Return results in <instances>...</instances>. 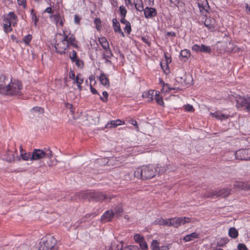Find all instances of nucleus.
Returning a JSON list of instances; mask_svg holds the SVG:
<instances>
[{
	"mask_svg": "<svg viewBox=\"0 0 250 250\" xmlns=\"http://www.w3.org/2000/svg\"><path fill=\"white\" fill-rule=\"evenodd\" d=\"M154 223L155 224H158L160 225H163V226H170V219H164L161 218H159L157 219L155 221Z\"/></svg>",
	"mask_w": 250,
	"mask_h": 250,
	"instance_id": "obj_24",
	"label": "nucleus"
},
{
	"mask_svg": "<svg viewBox=\"0 0 250 250\" xmlns=\"http://www.w3.org/2000/svg\"><path fill=\"white\" fill-rule=\"evenodd\" d=\"M90 90H91V92L93 94H98V95H100L99 93L97 92V91L94 88H93L91 84H90Z\"/></svg>",
	"mask_w": 250,
	"mask_h": 250,
	"instance_id": "obj_61",
	"label": "nucleus"
},
{
	"mask_svg": "<svg viewBox=\"0 0 250 250\" xmlns=\"http://www.w3.org/2000/svg\"><path fill=\"white\" fill-rule=\"evenodd\" d=\"M120 14L122 17H125L126 14V10L123 5L120 6L119 8Z\"/></svg>",
	"mask_w": 250,
	"mask_h": 250,
	"instance_id": "obj_47",
	"label": "nucleus"
},
{
	"mask_svg": "<svg viewBox=\"0 0 250 250\" xmlns=\"http://www.w3.org/2000/svg\"><path fill=\"white\" fill-rule=\"evenodd\" d=\"M139 244L142 250H146L147 249L148 246L146 242L145 241V239L141 241Z\"/></svg>",
	"mask_w": 250,
	"mask_h": 250,
	"instance_id": "obj_41",
	"label": "nucleus"
},
{
	"mask_svg": "<svg viewBox=\"0 0 250 250\" xmlns=\"http://www.w3.org/2000/svg\"><path fill=\"white\" fill-rule=\"evenodd\" d=\"M200 12L205 17H207V13H208V8L209 7H205L203 6H198Z\"/></svg>",
	"mask_w": 250,
	"mask_h": 250,
	"instance_id": "obj_40",
	"label": "nucleus"
},
{
	"mask_svg": "<svg viewBox=\"0 0 250 250\" xmlns=\"http://www.w3.org/2000/svg\"><path fill=\"white\" fill-rule=\"evenodd\" d=\"M10 79L0 73V93L3 94Z\"/></svg>",
	"mask_w": 250,
	"mask_h": 250,
	"instance_id": "obj_13",
	"label": "nucleus"
},
{
	"mask_svg": "<svg viewBox=\"0 0 250 250\" xmlns=\"http://www.w3.org/2000/svg\"><path fill=\"white\" fill-rule=\"evenodd\" d=\"M236 106L239 108L250 112V97H238L236 99Z\"/></svg>",
	"mask_w": 250,
	"mask_h": 250,
	"instance_id": "obj_8",
	"label": "nucleus"
},
{
	"mask_svg": "<svg viewBox=\"0 0 250 250\" xmlns=\"http://www.w3.org/2000/svg\"><path fill=\"white\" fill-rule=\"evenodd\" d=\"M21 156L23 160H24V161H28L29 160H31V155L29 153H21Z\"/></svg>",
	"mask_w": 250,
	"mask_h": 250,
	"instance_id": "obj_39",
	"label": "nucleus"
},
{
	"mask_svg": "<svg viewBox=\"0 0 250 250\" xmlns=\"http://www.w3.org/2000/svg\"><path fill=\"white\" fill-rule=\"evenodd\" d=\"M142 40L146 43L148 46H150V45H151V43L150 42H149V40L148 38H146L144 37H142Z\"/></svg>",
	"mask_w": 250,
	"mask_h": 250,
	"instance_id": "obj_53",
	"label": "nucleus"
},
{
	"mask_svg": "<svg viewBox=\"0 0 250 250\" xmlns=\"http://www.w3.org/2000/svg\"><path fill=\"white\" fill-rule=\"evenodd\" d=\"M235 158L240 161H250V148L240 149L235 153Z\"/></svg>",
	"mask_w": 250,
	"mask_h": 250,
	"instance_id": "obj_10",
	"label": "nucleus"
},
{
	"mask_svg": "<svg viewBox=\"0 0 250 250\" xmlns=\"http://www.w3.org/2000/svg\"><path fill=\"white\" fill-rule=\"evenodd\" d=\"M229 235L231 238H236L238 236V232L235 228L232 227L229 229Z\"/></svg>",
	"mask_w": 250,
	"mask_h": 250,
	"instance_id": "obj_30",
	"label": "nucleus"
},
{
	"mask_svg": "<svg viewBox=\"0 0 250 250\" xmlns=\"http://www.w3.org/2000/svg\"><path fill=\"white\" fill-rule=\"evenodd\" d=\"M99 41L104 49H107L109 47L108 42L105 37H101L99 39Z\"/></svg>",
	"mask_w": 250,
	"mask_h": 250,
	"instance_id": "obj_25",
	"label": "nucleus"
},
{
	"mask_svg": "<svg viewBox=\"0 0 250 250\" xmlns=\"http://www.w3.org/2000/svg\"><path fill=\"white\" fill-rule=\"evenodd\" d=\"M22 84L21 82L10 80L3 94L10 96H20L21 95Z\"/></svg>",
	"mask_w": 250,
	"mask_h": 250,
	"instance_id": "obj_3",
	"label": "nucleus"
},
{
	"mask_svg": "<svg viewBox=\"0 0 250 250\" xmlns=\"http://www.w3.org/2000/svg\"><path fill=\"white\" fill-rule=\"evenodd\" d=\"M190 56V52L188 49L182 50L180 52V56L182 58L188 59Z\"/></svg>",
	"mask_w": 250,
	"mask_h": 250,
	"instance_id": "obj_31",
	"label": "nucleus"
},
{
	"mask_svg": "<svg viewBox=\"0 0 250 250\" xmlns=\"http://www.w3.org/2000/svg\"><path fill=\"white\" fill-rule=\"evenodd\" d=\"M99 80L101 83L104 86L108 88L110 86V83L108 78L105 74L102 73L100 74Z\"/></svg>",
	"mask_w": 250,
	"mask_h": 250,
	"instance_id": "obj_21",
	"label": "nucleus"
},
{
	"mask_svg": "<svg viewBox=\"0 0 250 250\" xmlns=\"http://www.w3.org/2000/svg\"><path fill=\"white\" fill-rule=\"evenodd\" d=\"M204 24L211 31H215L217 28L215 20L210 17L207 18L205 19Z\"/></svg>",
	"mask_w": 250,
	"mask_h": 250,
	"instance_id": "obj_12",
	"label": "nucleus"
},
{
	"mask_svg": "<svg viewBox=\"0 0 250 250\" xmlns=\"http://www.w3.org/2000/svg\"><path fill=\"white\" fill-rule=\"evenodd\" d=\"M114 215L112 210L106 211L102 216L101 220L104 222L110 221Z\"/></svg>",
	"mask_w": 250,
	"mask_h": 250,
	"instance_id": "obj_18",
	"label": "nucleus"
},
{
	"mask_svg": "<svg viewBox=\"0 0 250 250\" xmlns=\"http://www.w3.org/2000/svg\"><path fill=\"white\" fill-rule=\"evenodd\" d=\"M170 219V226H173L177 228L181 225H184L186 223L193 222L191 218L186 217H175Z\"/></svg>",
	"mask_w": 250,
	"mask_h": 250,
	"instance_id": "obj_9",
	"label": "nucleus"
},
{
	"mask_svg": "<svg viewBox=\"0 0 250 250\" xmlns=\"http://www.w3.org/2000/svg\"><path fill=\"white\" fill-rule=\"evenodd\" d=\"M125 124L124 121H123L120 119L116 120L111 121L107 123L106 127L108 128L115 127L118 125H124Z\"/></svg>",
	"mask_w": 250,
	"mask_h": 250,
	"instance_id": "obj_20",
	"label": "nucleus"
},
{
	"mask_svg": "<svg viewBox=\"0 0 250 250\" xmlns=\"http://www.w3.org/2000/svg\"><path fill=\"white\" fill-rule=\"evenodd\" d=\"M112 56V53L109 47L104 49L103 57L111 58Z\"/></svg>",
	"mask_w": 250,
	"mask_h": 250,
	"instance_id": "obj_36",
	"label": "nucleus"
},
{
	"mask_svg": "<svg viewBox=\"0 0 250 250\" xmlns=\"http://www.w3.org/2000/svg\"><path fill=\"white\" fill-rule=\"evenodd\" d=\"M81 18L80 17L77 15H75L74 16V22L76 24H79Z\"/></svg>",
	"mask_w": 250,
	"mask_h": 250,
	"instance_id": "obj_54",
	"label": "nucleus"
},
{
	"mask_svg": "<svg viewBox=\"0 0 250 250\" xmlns=\"http://www.w3.org/2000/svg\"><path fill=\"white\" fill-rule=\"evenodd\" d=\"M197 4L198 6L209 7L207 0H198Z\"/></svg>",
	"mask_w": 250,
	"mask_h": 250,
	"instance_id": "obj_38",
	"label": "nucleus"
},
{
	"mask_svg": "<svg viewBox=\"0 0 250 250\" xmlns=\"http://www.w3.org/2000/svg\"><path fill=\"white\" fill-rule=\"evenodd\" d=\"M83 79L82 77L81 74L79 73L77 75L76 78L75 77V78L74 79L73 83H79L80 84V83H83Z\"/></svg>",
	"mask_w": 250,
	"mask_h": 250,
	"instance_id": "obj_34",
	"label": "nucleus"
},
{
	"mask_svg": "<svg viewBox=\"0 0 250 250\" xmlns=\"http://www.w3.org/2000/svg\"><path fill=\"white\" fill-rule=\"evenodd\" d=\"M124 30L128 34H129L131 31V25L130 22L125 24V26L124 28Z\"/></svg>",
	"mask_w": 250,
	"mask_h": 250,
	"instance_id": "obj_49",
	"label": "nucleus"
},
{
	"mask_svg": "<svg viewBox=\"0 0 250 250\" xmlns=\"http://www.w3.org/2000/svg\"><path fill=\"white\" fill-rule=\"evenodd\" d=\"M50 18L56 22L57 25L62 26L64 19L60 14L51 15L50 16Z\"/></svg>",
	"mask_w": 250,
	"mask_h": 250,
	"instance_id": "obj_17",
	"label": "nucleus"
},
{
	"mask_svg": "<svg viewBox=\"0 0 250 250\" xmlns=\"http://www.w3.org/2000/svg\"><path fill=\"white\" fill-rule=\"evenodd\" d=\"M69 78L74 80L75 77V73L73 71H70L69 74Z\"/></svg>",
	"mask_w": 250,
	"mask_h": 250,
	"instance_id": "obj_60",
	"label": "nucleus"
},
{
	"mask_svg": "<svg viewBox=\"0 0 250 250\" xmlns=\"http://www.w3.org/2000/svg\"><path fill=\"white\" fill-rule=\"evenodd\" d=\"M135 8L139 11H142L144 8L142 0H134V1Z\"/></svg>",
	"mask_w": 250,
	"mask_h": 250,
	"instance_id": "obj_29",
	"label": "nucleus"
},
{
	"mask_svg": "<svg viewBox=\"0 0 250 250\" xmlns=\"http://www.w3.org/2000/svg\"><path fill=\"white\" fill-rule=\"evenodd\" d=\"M246 10L247 11V12L250 15V5H249L248 4H246Z\"/></svg>",
	"mask_w": 250,
	"mask_h": 250,
	"instance_id": "obj_64",
	"label": "nucleus"
},
{
	"mask_svg": "<svg viewBox=\"0 0 250 250\" xmlns=\"http://www.w3.org/2000/svg\"><path fill=\"white\" fill-rule=\"evenodd\" d=\"M156 93H155L154 96V99L155 100L158 104L164 106V102L163 101V98L159 95V92L157 91H156Z\"/></svg>",
	"mask_w": 250,
	"mask_h": 250,
	"instance_id": "obj_28",
	"label": "nucleus"
},
{
	"mask_svg": "<svg viewBox=\"0 0 250 250\" xmlns=\"http://www.w3.org/2000/svg\"><path fill=\"white\" fill-rule=\"evenodd\" d=\"M166 36H168V37H170L173 38L176 36V34L174 32H168L167 33Z\"/></svg>",
	"mask_w": 250,
	"mask_h": 250,
	"instance_id": "obj_56",
	"label": "nucleus"
},
{
	"mask_svg": "<svg viewBox=\"0 0 250 250\" xmlns=\"http://www.w3.org/2000/svg\"><path fill=\"white\" fill-rule=\"evenodd\" d=\"M159 244V243L157 240H153L151 245L152 250H161Z\"/></svg>",
	"mask_w": 250,
	"mask_h": 250,
	"instance_id": "obj_33",
	"label": "nucleus"
},
{
	"mask_svg": "<svg viewBox=\"0 0 250 250\" xmlns=\"http://www.w3.org/2000/svg\"><path fill=\"white\" fill-rule=\"evenodd\" d=\"M134 239L136 243H139L141 241L144 239V238L140 234H136L134 236Z\"/></svg>",
	"mask_w": 250,
	"mask_h": 250,
	"instance_id": "obj_43",
	"label": "nucleus"
},
{
	"mask_svg": "<svg viewBox=\"0 0 250 250\" xmlns=\"http://www.w3.org/2000/svg\"><path fill=\"white\" fill-rule=\"evenodd\" d=\"M185 110L187 112H192L194 111V109L192 105L187 104L184 106Z\"/></svg>",
	"mask_w": 250,
	"mask_h": 250,
	"instance_id": "obj_44",
	"label": "nucleus"
},
{
	"mask_svg": "<svg viewBox=\"0 0 250 250\" xmlns=\"http://www.w3.org/2000/svg\"><path fill=\"white\" fill-rule=\"evenodd\" d=\"M120 21L122 23L124 24L125 25L129 23L128 21L125 20V17H122Z\"/></svg>",
	"mask_w": 250,
	"mask_h": 250,
	"instance_id": "obj_57",
	"label": "nucleus"
},
{
	"mask_svg": "<svg viewBox=\"0 0 250 250\" xmlns=\"http://www.w3.org/2000/svg\"><path fill=\"white\" fill-rule=\"evenodd\" d=\"M168 169V166L165 164H158L154 167V169L156 171V173H157L159 174H163L166 172Z\"/></svg>",
	"mask_w": 250,
	"mask_h": 250,
	"instance_id": "obj_15",
	"label": "nucleus"
},
{
	"mask_svg": "<svg viewBox=\"0 0 250 250\" xmlns=\"http://www.w3.org/2000/svg\"><path fill=\"white\" fill-rule=\"evenodd\" d=\"M200 48H201V45H198L196 44L193 45L191 47L192 50L193 51H195L196 52H200Z\"/></svg>",
	"mask_w": 250,
	"mask_h": 250,
	"instance_id": "obj_50",
	"label": "nucleus"
},
{
	"mask_svg": "<svg viewBox=\"0 0 250 250\" xmlns=\"http://www.w3.org/2000/svg\"><path fill=\"white\" fill-rule=\"evenodd\" d=\"M163 84H164V86H163V89H166V91H167V89H168L169 91H170L172 89H174L173 88L170 87L168 84H167H167L163 83Z\"/></svg>",
	"mask_w": 250,
	"mask_h": 250,
	"instance_id": "obj_55",
	"label": "nucleus"
},
{
	"mask_svg": "<svg viewBox=\"0 0 250 250\" xmlns=\"http://www.w3.org/2000/svg\"><path fill=\"white\" fill-rule=\"evenodd\" d=\"M234 187L237 189L249 190L250 187L243 182H236L234 184Z\"/></svg>",
	"mask_w": 250,
	"mask_h": 250,
	"instance_id": "obj_23",
	"label": "nucleus"
},
{
	"mask_svg": "<svg viewBox=\"0 0 250 250\" xmlns=\"http://www.w3.org/2000/svg\"><path fill=\"white\" fill-rule=\"evenodd\" d=\"M102 94H103V97L100 96V100L104 102H107V99H108V93L106 91H104Z\"/></svg>",
	"mask_w": 250,
	"mask_h": 250,
	"instance_id": "obj_45",
	"label": "nucleus"
},
{
	"mask_svg": "<svg viewBox=\"0 0 250 250\" xmlns=\"http://www.w3.org/2000/svg\"><path fill=\"white\" fill-rule=\"evenodd\" d=\"M200 52L209 54L211 52V49L208 46H207L204 44H201Z\"/></svg>",
	"mask_w": 250,
	"mask_h": 250,
	"instance_id": "obj_32",
	"label": "nucleus"
},
{
	"mask_svg": "<svg viewBox=\"0 0 250 250\" xmlns=\"http://www.w3.org/2000/svg\"><path fill=\"white\" fill-rule=\"evenodd\" d=\"M155 93H156L155 90H148L145 91L143 93L142 96L144 98L147 99L148 102H150L154 99Z\"/></svg>",
	"mask_w": 250,
	"mask_h": 250,
	"instance_id": "obj_19",
	"label": "nucleus"
},
{
	"mask_svg": "<svg viewBox=\"0 0 250 250\" xmlns=\"http://www.w3.org/2000/svg\"><path fill=\"white\" fill-rule=\"evenodd\" d=\"M135 177L143 180L153 178L156 174L154 166L151 165L143 166L138 167L134 171Z\"/></svg>",
	"mask_w": 250,
	"mask_h": 250,
	"instance_id": "obj_2",
	"label": "nucleus"
},
{
	"mask_svg": "<svg viewBox=\"0 0 250 250\" xmlns=\"http://www.w3.org/2000/svg\"><path fill=\"white\" fill-rule=\"evenodd\" d=\"M130 123L133 125L134 126H135L136 128L138 129L139 128L138 126V124H137V122L136 121L133 120V119H131L130 121Z\"/></svg>",
	"mask_w": 250,
	"mask_h": 250,
	"instance_id": "obj_58",
	"label": "nucleus"
},
{
	"mask_svg": "<svg viewBox=\"0 0 250 250\" xmlns=\"http://www.w3.org/2000/svg\"><path fill=\"white\" fill-rule=\"evenodd\" d=\"M72 62H74L78 67L80 68H82L83 67V62L82 60H80L79 58L73 60V61Z\"/></svg>",
	"mask_w": 250,
	"mask_h": 250,
	"instance_id": "obj_37",
	"label": "nucleus"
},
{
	"mask_svg": "<svg viewBox=\"0 0 250 250\" xmlns=\"http://www.w3.org/2000/svg\"><path fill=\"white\" fill-rule=\"evenodd\" d=\"M59 35L62 37L60 42L55 45L56 52L61 54H64L68 51L70 47L78 48V42L74 35L71 34L69 29L65 28L62 33H59Z\"/></svg>",
	"mask_w": 250,
	"mask_h": 250,
	"instance_id": "obj_1",
	"label": "nucleus"
},
{
	"mask_svg": "<svg viewBox=\"0 0 250 250\" xmlns=\"http://www.w3.org/2000/svg\"><path fill=\"white\" fill-rule=\"evenodd\" d=\"M69 58L72 61H73V60H74L78 58L77 57V52L73 50L69 54Z\"/></svg>",
	"mask_w": 250,
	"mask_h": 250,
	"instance_id": "obj_48",
	"label": "nucleus"
},
{
	"mask_svg": "<svg viewBox=\"0 0 250 250\" xmlns=\"http://www.w3.org/2000/svg\"><path fill=\"white\" fill-rule=\"evenodd\" d=\"M238 250H248L246 246L244 244H239L237 246Z\"/></svg>",
	"mask_w": 250,
	"mask_h": 250,
	"instance_id": "obj_51",
	"label": "nucleus"
},
{
	"mask_svg": "<svg viewBox=\"0 0 250 250\" xmlns=\"http://www.w3.org/2000/svg\"><path fill=\"white\" fill-rule=\"evenodd\" d=\"M143 11L146 18H152L157 16V11L154 8L146 7Z\"/></svg>",
	"mask_w": 250,
	"mask_h": 250,
	"instance_id": "obj_14",
	"label": "nucleus"
},
{
	"mask_svg": "<svg viewBox=\"0 0 250 250\" xmlns=\"http://www.w3.org/2000/svg\"><path fill=\"white\" fill-rule=\"evenodd\" d=\"M53 153L49 148L43 149H35L31 155V160H39L44 158L51 159Z\"/></svg>",
	"mask_w": 250,
	"mask_h": 250,
	"instance_id": "obj_5",
	"label": "nucleus"
},
{
	"mask_svg": "<svg viewBox=\"0 0 250 250\" xmlns=\"http://www.w3.org/2000/svg\"><path fill=\"white\" fill-rule=\"evenodd\" d=\"M231 189L228 188H224L221 189L212 191L206 193L205 195L207 198H225L228 196L230 193Z\"/></svg>",
	"mask_w": 250,
	"mask_h": 250,
	"instance_id": "obj_7",
	"label": "nucleus"
},
{
	"mask_svg": "<svg viewBox=\"0 0 250 250\" xmlns=\"http://www.w3.org/2000/svg\"><path fill=\"white\" fill-rule=\"evenodd\" d=\"M198 237V234H197L196 232H193L185 236L184 237L183 240L185 242H189L193 240L194 239L197 238Z\"/></svg>",
	"mask_w": 250,
	"mask_h": 250,
	"instance_id": "obj_26",
	"label": "nucleus"
},
{
	"mask_svg": "<svg viewBox=\"0 0 250 250\" xmlns=\"http://www.w3.org/2000/svg\"><path fill=\"white\" fill-rule=\"evenodd\" d=\"M94 23L97 26H99L101 23L100 19L98 18L95 19L94 20Z\"/></svg>",
	"mask_w": 250,
	"mask_h": 250,
	"instance_id": "obj_63",
	"label": "nucleus"
},
{
	"mask_svg": "<svg viewBox=\"0 0 250 250\" xmlns=\"http://www.w3.org/2000/svg\"><path fill=\"white\" fill-rule=\"evenodd\" d=\"M6 18L13 22L16 20L17 17L14 12H11L8 14Z\"/></svg>",
	"mask_w": 250,
	"mask_h": 250,
	"instance_id": "obj_42",
	"label": "nucleus"
},
{
	"mask_svg": "<svg viewBox=\"0 0 250 250\" xmlns=\"http://www.w3.org/2000/svg\"><path fill=\"white\" fill-rule=\"evenodd\" d=\"M114 215L120 216L123 211L122 206L121 205H118L114 207L113 210Z\"/></svg>",
	"mask_w": 250,
	"mask_h": 250,
	"instance_id": "obj_27",
	"label": "nucleus"
},
{
	"mask_svg": "<svg viewBox=\"0 0 250 250\" xmlns=\"http://www.w3.org/2000/svg\"><path fill=\"white\" fill-rule=\"evenodd\" d=\"M210 114L212 117L215 118L217 120L221 121L228 119L229 117L228 115L223 114L219 111H217L214 113L211 112Z\"/></svg>",
	"mask_w": 250,
	"mask_h": 250,
	"instance_id": "obj_22",
	"label": "nucleus"
},
{
	"mask_svg": "<svg viewBox=\"0 0 250 250\" xmlns=\"http://www.w3.org/2000/svg\"><path fill=\"white\" fill-rule=\"evenodd\" d=\"M77 195L79 198L93 199L96 201H102L107 199H109V200L111 199L107 195L100 192L82 191L78 193Z\"/></svg>",
	"mask_w": 250,
	"mask_h": 250,
	"instance_id": "obj_4",
	"label": "nucleus"
},
{
	"mask_svg": "<svg viewBox=\"0 0 250 250\" xmlns=\"http://www.w3.org/2000/svg\"><path fill=\"white\" fill-rule=\"evenodd\" d=\"M32 39V36L30 34H28L23 38L22 41L26 45H29Z\"/></svg>",
	"mask_w": 250,
	"mask_h": 250,
	"instance_id": "obj_35",
	"label": "nucleus"
},
{
	"mask_svg": "<svg viewBox=\"0 0 250 250\" xmlns=\"http://www.w3.org/2000/svg\"><path fill=\"white\" fill-rule=\"evenodd\" d=\"M56 240L51 235L47 236L42 239L40 243L39 250H52L56 244Z\"/></svg>",
	"mask_w": 250,
	"mask_h": 250,
	"instance_id": "obj_6",
	"label": "nucleus"
},
{
	"mask_svg": "<svg viewBox=\"0 0 250 250\" xmlns=\"http://www.w3.org/2000/svg\"><path fill=\"white\" fill-rule=\"evenodd\" d=\"M3 28H4V31L6 33L10 32L12 30V28L11 27V23L8 24V23H3Z\"/></svg>",
	"mask_w": 250,
	"mask_h": 250,
	"instance_id": "obj_46",
	"label": "nucleus"
},
{
	"mask_svg": "<svg viewBox=\"0 0 250 250\" xmlns=\"http://www.w3.org/2000/svg\"><path fill=\"white\" fill-rule=\"evenodd\" d=\"M31 14H32V20L34 21L35 25H36L37 22L38 21V19L37 16H36V15L35 14H34V11H33V9L31 10Z\"/></svg>",
	"mask_w": 250,
	"mask_h": 250,
	"instance_id": "obj_52",
	"label": "nucleus"
},
{
	"mask_svg": "<svg viewBox=\"0 0 250 250\" xmlns=\"http://www.w3.org/2000/svg\"><path fill=\"white\" fill-rule=\"evenodd\" d=\"M12 21H11L10 20H9L6 17H5L4 19H3V23H11V24H12Z\"/></svg>",
	"mask_w": 250,
	"mask_h": 250,
	"instance_id": "obj_62",
	"label": "nucleus"
},
{
	"mask_svg": "<svg viewBox=\"0 0 250 250\" xmlns=\"http://www.w3.org/2000/svg\"><path fill=\"white\" fill-rule=\"evenodd\" d=\"M18 3L19 5H22L25 7V0H17Z\"/></svg>",
	"mask_w": 250,
	"mask_h": 250,
	"instance_id": "obj_59",
	"label": "nucleus"
},
{
	"mask_svg": "<svg viewBox=\"0 0 250 250\" xmlns=\"http://www.w3.org/2000/svg\"><path fill=\"white\" fill-rule=\"evenodd\" d=\"M113 28L115 32H118L122 37H125L124 32L122 31L119 22L116 18L112 20Z\"/></svg>",
	"mask_w": 250,
	"mask_h": 250,
	"instance_id": "obj_16",
	"label": "nucleus"
},
{
	"mask_svg": "<svg viewBox=\"0 0 250 250\" xmlns=\"http://www.w3.org/2000/svg\"><path fill=\"white\" fill-rule=\"evenodd\" d=\"M176 81L181 84H186V72L183 68H180L176 71Z\"/></svg>",
	"mask_w": 250,
	"mask_h": 250,
	"instance_id": "obj_11",
	"label": "nucleus"
}]
</instances>
